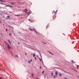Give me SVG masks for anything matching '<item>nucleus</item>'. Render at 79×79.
I'll use <instances>...</instances> for the list:
<instances>
[{
  "mask_svg": "<svg viewBox=\"0 0 79 79\" xmlns=\"http://www.w3.org/2000/svg\"><path fill=\"white\" fill-rule=\"evenodd\" d=\"M24 12H25L26 13V12H27V9H26L25 10H23Z\"/></svg>",
  "mask_w": 79,
  "mask_h": 79,
  "instance_id": "nucleus-2",
  "label": "nucleus"
},
{
  "mask_svg": "<svg viewBox=\"0 0 79 79\" xmlns=\"http://www.w3.org/2000/svg\"><path fill=\"white\" fill-rule=\"evenodd\" d=\"M10 6V5H7L6 6Z\"/></svg>",
  "mask_w": 79,
  "mask_h": 79,
  "instance_id": "nucleus-25",
  "label": "nucleus"
},
{
  "mask_svg": "<svg viewBox=\"0 0 79 79\" xmlns=\"http://www.w3.org/2000/svg\"><path fill=\"white\" fill-rule=\"evenodd\" d=\"M64 79H66V78H65Z\"/></svg>",
  "mask_w": 79,
  "mask_h": 79,
  "instance_id": "nucleus-40",
  "label": "nucleus"
},
{
  "mask_svg": "<svg viewBox=\"0 0 79 79\" xmlns=\"http://www.w3.org/2000/svg\"><path fill=\"white\" fill-rule=\"evenodd\" d=\"M34 31L35 32H36V33L37 34H38V33H37V31H35V29H33Z\"/></svg>",
  "mask_w": 79,
  "mask_h": 79,
  "instance_id": "nucleus-4",
  "label": "nucleus"
},
{
  "mask_svg": "<svg viewBox=\"0 0 79 79\" xmlns=\"http://www.w3.org/2000/svg\"><path fill=\"white\" fill-rule=\"evenodd\" d=\"M18 44H19V43Z\"/></svg>",
  "mask_w": 79,
  "mask_h": 79,
  "instance_id": "nucleus-41",
  "label": "nucleus"
},
{
  "mask_svg": "<svg viewBox=\"0 0 79 79\" xmlns=\"http://www.w3.org/2000/svg\"><path fill=\"white\" fill-rule=\"evenodd\" d=\"M53 73H51V76H53Z\"/></svg>",
  "mask_w": 79,
  "mask_h": 79,
  "instance_id": "nucleus-10",
  "label": "nucleus"
},
{
  "mask_svg": "<svg viewBox=\"0 0 79 79\" xmlns=\"http://www.w3.org/2000/svg\"><path fill=\"white\" fill-rule=\"evenodd\" d=\"M40 69H41V68H42V66H40Z\"/></svg>",
  "mask_w": 79,
  "mask_h": 79,
  "instance_id": "nucleus-32",
  "label": "nucleus"
},
{
  "mask_svg": "<svg viewBox=\"0 0 79 79\" xmlns=\"http://www.w3.org/2000/svg\"><path fill=\"white\" fill-rule=\"evenodd\" d=\"M36 79H38L37 78H36Z\"/></svg>",
  "mask_w": 79,
  "mask_h": 79,
  "instance_id": "nucleus-39",
  "label": "nucleus"
},
{
  "mask_svg": "<svg viewBox=\"0 0 79 79\" xmlns=\"http://www.w3.org/2000/svg\"><path fill=\"white\" fill-rule=\"evenodd\" d=\"M33 57H34L35 56V54H33Z\"/></svg>",
  "mask_w": 79,
  "mask_h": 79,
  "instance_id": "nucleus-19",
  "label": "nucleus"
},
{
  "mask_svg": "<svg viewBox=\"0 0 79 79\" xmlns=\"http://www.w3.org/2000/svg\"><path fill=\"white\" fill-rule=\"evenodd\" d=\"M4 42L6 44V45L8 44L7 43V42H6V41H4Z\"/></svg>",
  "mask_w": 79,
  "mask_h": 79,
  "instance_id": "nucleus-11",
  "label": "nucleus"
},
{
  "mask_svg": "<svg viewBox=\"0 0 79 79\" xmlns=\"http://www.w3.org/2000/svg\"><path fill=\"white\" fill-rule=\"evenodd\" d=\"M15 16H19V15H15Z\"/></svg>",
  "mask_w": 79,
  "mask_h": 79,
  "instance_id": "nucleus-26",
  "label": "nucleus"
},
{
  "mask_svg": "<svg viewBox=\"0 0 79 79\" xmlns=\"http://www.w3.org/2000/svg\"><path fill=\"white\" fill-rule=\"evenodd\" d=\"M55 74L56 76V75L58 74V73H57V71L56 72Z\"/></svg>",
  "mask_w": 79,
  "mask_h": 79,
  "instance_id": "nucleus-5",
  "label": "nucleus"
},
{
  "mask_svg": "<svg viewBox=\"0 0 79 79\" xmlns=\"http://www.w3.org/2000/svg\"><path fill=\"white\" fill-rule=\"evenodd\" d=\"M9 6V7H12V6Z\"/></svg>",
  "mask_w": 79,
  "mask_h": 79,
  "instance_id": "nucleus-30",
  "label": "nucleus"
},
{
  "mask_svg": "<svg viewBox=\"0 0 79 79\" xmlns=\"http://www.w3.org/2000/svg\"><path fill=\"white\" fill-rule=\"evenodd\" d=\"M10 3L12 4V5H14L15 4V3L14 2H11Z\"/></svg>",
  "mask_w": 79,
  "mask_h": 79,
  "instance_id": "nucleus-7",
  "label": "nucleus"
},
{
  "mask_svg": "<svg viewBox=\"0 0 79 79\" xmlns=\"http://www.w3.org/2000/svg\"><path fill=\"white\" fill-rule=\"evenodd\" d=\"M40 61H41V62H42V61H41V59L40 58V57L39 58Z\"/></svg>",
  "mask_w": 79,
  "mask_h": 79,
  "instance_id": "nucleus-9",
  "label": "nucleus"
},
{
  "mask_svg": "<svg viewBox=\"0 0 79 79\" xmlns=\"http://www.w3.org/2000/svg\"><path fill=\"white\" fill-rule=\"evenodd\" d=\"M7 18H10V16H7Z\"/></svg>",
  "mask_w": 79,
  "mask_h": 79,
  "instance_id": "nucleus-12",
  "label": "nucleus"
},
{
  "mask_svg": "<svg viewBox=\"0 0 79 79\" xmlns=\"http://www.w3.org/2000/svg\"><path fill=\"white\" fill-rule=\"evenodd\" d=\"M7 48L8 49H10V48H11V47H10V46L9 44H7Z\"/></svg>",
  "mask_w": 79,
  "mask_h": 79,
  "instance_id": "nucleus-1",
  "label": "nucleus"
},
{
  "mask_svg": "<svg viewBox=\"0 0 79 79\" xmlns=\"http://www.w3.org/2000/svg\"><path fill=\"white\" fill-rule=\"evenodd\" d=\"M44 43L45 44H46L45 43Z\"/></svg>",
  "mask_w": 79,
  "mask_h": 79,
  "instance_id": "nucleus-37",
  "label": "nucleus"
},
{
  "mask_svg": "<svg viewBox=\"0 0 79 79\" xmlns=\"http://www.w3.org/2000/svg\"><path fill=\"white\" fill-rule=\"evenodd\" d=\"M53 77H54V78H55V77H56V76H55V75H54V76H53Z\"/></svg>",
  "mask_w": 79,
  "mask_h": 79,
  "instance_id": "nucleus-16",
  "label": "nucleus"
},
{
  "mask_svg": "<svg viewBox=\"0 0 79 79\" xmlns=\"http://www.w3.org/2000/svg\"><path fill=\"white\" fill-rule=\"evenodd\" d=\"M0 23H2V20L1 19H0Z\"/></svg>",
  "mask_w": 79,
  "mask_h": 79,
  "instance_id": "nucleus-18",
  "label": "nucleus"
},
{
  "mask_svg": "<svg viewBox=\"0 0 79 79\" xmlns=\"http://www.w3.org/2000/svg\"><path fill=\"white\" fill-rule=\"evenodd\" d=\"M59 75H60V76H61V74L60 73L59 74Z\"/></svg>",
  "mask_w": 79,
  "mask_h": 79,
  "instance_id": "nucleus-22",
  "label": "nucleus"
},
{
  "mask_svg": "<svg viewBox=\"0 0 79 79\" xmlns=\"http://www.w3.org/2000/svg\"><path fill=\"white\" fill-rule=\"evenodd\" d=\"M42 73H43V74H44V71L42 72Z\"/></svg>",
  "mask_w": 79,
  "mask_h": 79,
  "instance_id": "nucleus-28",
  "label": "nucleus"
},
{
  "mask_svg": "<svg viewBox=\"0 0 79 79\" xmlns=\"http://www.w3.org/2000/svg\"><path fill=\"white\" fill-rule=\"evenodd\" d=\"M30 30H31V31H32V29L30 28Z\"/></svg>",
  "mask_w": 79,
  "mask_h": 79,
  "instance_id": "nucleus-35",
  "label": "nucleus"
},
{
  "mask_svg": "<svg viewBox=\"0 0 79 79\" xmlns=\"http://www.w3.org/2000/svg\"><path fill=\"white\" fill-rule=\"evenodd\" d=\"M8 42H9V43L10 42V40H8Z\"/></svg>",
  "mask_w": 79,
  "mask_h": 79,
  "instance_id": "nucleus-24",
  "label": "nucleus"
},
{
  "mask_svg": "<svg viewBox=\"0 0 79 79\" xmlns=\"http://www.w3.org/2000/svg\"><path fill=\"white\" fill-rule=\"evenodd\" d=\"M6 31H8V30H7V29H6Z\"/></svg>",
  "mask_w": 79,
  "mask_h": 79,
  "instance_id": "nucleus-33",
  "label": "nucleus"
},
{
  "mask_svg": "<svg viewBox=\"0 0 79 79\" xmlns=\"http://www.w3.org/2000/svg\"><path fill=\"white\" fill-rule=\"evenodd\" d=\"M31 61H32V59L31 60H30Z\"/></svg>",
  "mask_w": 79,
  "mask_h": 79,
  "instance_id": "nucleus-31",
  "label": "nucleus"
},
{
  "mask_svg": "<svg viewBox=\"0 0 79 79\" xmlns=\"http://www.w3.org/2000/svg\"><path fill=\"white\" fill-rule=\"evenodd\" d=\"M0 35H2V33H1V34H0Z\"/></svg>",
  "mask_w": 79,
  "mask_h": 79,
  "instance_id": "nucleus-34",
  "label": "nucleus"
},
{
  "mask_svg": "<svg viewBox=\"0 0 79 79\" xmlns=\"http://www.w3.org/2000/svg\"><path fill=\"white\" fill-rule=\"evenodd\" d=\"M56 77H57V76H56Z\"/></svg>",
  "mask_w": 79,
  "mask_h": 79,
  "instance_id": "nucleus-42",
  "label": "nucleus"
},
{
  "mask_svg": "<svg viewBox=\"0 0 79 79\" xmlns=\"http://www.w3.org/2000/svg\"><path fill=\"white\" fill-rule=\"evenodd\" d=\"M27 13H29V14H31V12H27Z\"/></svg>",
  "mask_w": 79,
  "mask_h": 79,
  "instance_id": "nucleus-20",
  "label": "nucleus"
},
{
  "mask_svg": "<svg viewBox=\"0 0 79 79\" xmlns=\"http://www.w3.org/2000/svg\"><path fill=\"white\" fill-rule=\"evenodd\" d=\"M15 56L16 57H17V58L18 57V56L16 54L15 55Z\"/></svg>",
  "mask_w": 79,
  "mask_h": 79,
  "instance_id": "nucleus-13",
  "label": "nucleus"
},
{
  "mask_svg": "<svg viewBox=\"0 0 79 79\" xmlns=\"http://www.w3.org/2000/svg\"><path fill=\"white\" fill-rule=\"evenodd\" d=\"M74 71H76V70L74 69Z\"/></svg>",
  "mask_w": 79,
  "mask_h": 79,
  "instance_id": "nucleus-38",
  "label": "nucleus"
},
{
  "mask_svg": "<svg viewBox=\"0 0 79 79\" xmlns=\"http://www.w3.org/2000/svg\"><path fill=\"white\" fill-rule=\"evenodd\" d=\"M28 63H31V62L30 61L28 60Z\"/></svg>",
  "mask_w": 79,
  "mask_h": 79,
  "instance_id": "nucleus-21",
  "label": "nucleus"
},
{
  "mask_svg": "<svg viewBox=\"0 0 79 79\" xmlns=\"http://www.w3.org/2000/svg\"><path fill=\"white\" fill-rule=\"evenodd\" d=\"M49 53H50L51 54V55H53V53H52V52H49Z\"/></svg>",
  "mask_w": 79,
  "mask_h": 79,
  "instance_id": "nucleus-8",
  "label": "nucleus"
},
{
  "mask_svg": "<svg viewBox=\"0 0 79 79\" xmlns=\"http://www.w3.org/2000/svg\"><path fill=\"white\" fill-rule=\"evenodd\" d=\"M25 55H27V54H26V53H25Z\"/></svg>",
  "mask_w": 79,
  "mask_h": 79,
  "instance_id": "nucleus-36",
  "label": "nucleus"
},
{
  "mask_svg": "<svg viewBox=\"0 0 79 79\" xmlns=\"http://www.w3.org/2000/svg\"><path fill=\"white\" fill-rule=\"evenodd\" d=\"M35 60H36V57H35Z\"/></svg>",
  "mask_w": 79,
  "mask_h": 79,
  "instance_id": "nucleus-29",
  "label": "nucleus"
},
{
  "mask_svg": "<svg viewBox=\"0 0 79 79\" xmlns=\"http://www.w3.org/2000/svg\"><path fill=\"white\" fill-rule=\"evenodd\" d=\"M28 21H29L30 22H31V23H33V21H32L31 20H30V19H28Z\"/></svg>",
  "mask_w": 79,
  "mask_h": 79,
  "instance_id": "nucleus-3",
  "label": "nucleus"
},
{
  "mask_svg": "<svg viewBox=\"0 0 79 79\" xmlns=\"http://www.w3.org/2000/svg\"><path fill=\"white\" fill-rule=\"evenodd\" d=\"M57 12V11H56V12H55V11H53L52 12V13H56Z\"/></svg>",
  "mask_w": 79,
  "mask_h": 79,
  "instance_id": "nucleus-6",
  "label": "nucleus"
},
{
  "mask_svg": "<svg viewBox=\"0 0 79 79\" xmlns=\"http://www.w3.org/2000/svg\"><path fill=\"white\" fill-rule=\"evenodd\" d=\"M9 43H10V44H11V43L10 41V42H9Z\"/></svg>",
  "mask_w": 79,
  "mask_h": 79,
  "instance_id": "nucleus-27",
  "label": "nucleus"
},
{
  "mask_svg": "<svg viewBox=\"0 0 79 79\" xmlns=\"http://www.w3.org/2000/svg\"><path fill=\"white\" fill-rule=\"evenodd\" d=\"M48 26H49L48 25L46 27V28H48Z\"/></svg>",
  "mask_w": 79,
  "mask_h": 79,
  "instance_id": "nucleus-23",
  "label": "nucleus"
},
{
  "mask_svg": "<svg viewBox=\"0 0 79 79\" xmlns=\"http://www.w3.org/2000/svg\"><path fill=\"white\" fill-rule=\"evenodd\" d=\"M71 62L72 63H74V62L73 61V60H72L71 61Z\"/></svg>",
  "mask_w": 79,
  "mask_h": 79,
  "instance_id": "nucleus-15",
  "label": "nucleus"
},
{
  "mask_svg": "<svg viewBox=\"0 0 79 79\" xmlns=\"http://www.w3.org/2000/svg\"><path fill=\"white\" fill-rule=\"evenodd\" d=\"M32 77H34V74L33 73H32Z\"/></svg>",
  "mask_w": 79,
  "mask_h": 79,
  "instance_id": "nucleus-14",
  "label": "nucleus"
},
{
  "mask_svg": "<svg viewBox=\"0 0 79 79\" xmlns=\"http://www.w3.org/2000/svg\"><path fill=\"white\" fill-rule=\"evenodd\" d=\"M9 35H10V36H11V34L10 33V34H9Z\"/></svg>",
  "mask_w": 79,
  "mask_h": 79,
  "instance_id": "nucleus-17",
  "label": "nucleus"
}]
</instances>
